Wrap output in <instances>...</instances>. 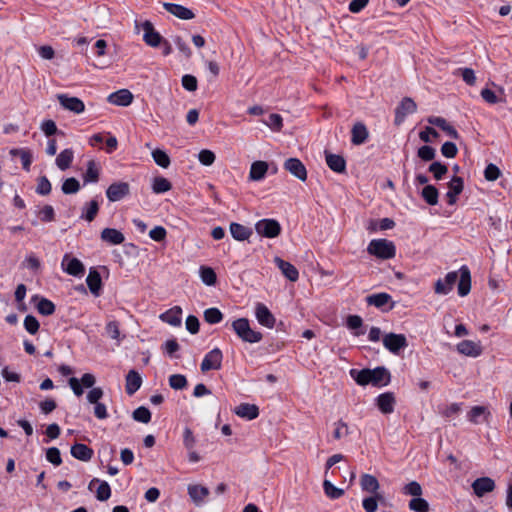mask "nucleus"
<instances>
[{"label":"nucleus","mask_w":512,"mask_h":512,"mask_svg":"<svg viewBox=\"0 0 512 512\" xmlns=\"http://www.w3.org/2000/svg\"><path fill=\"white\" fill-rule=\"evenodd\" d=\"M351 377L360 386L373 385L376 387L385 386L390 381V373L385 367L374 369L350 370Z\"/></svg>","instance_id":"nucleus-1"},{"label":"nucleus","mask_w":512,"mask_h":512,"mask_svg":"<svg viewBox=\"0 0 512 512\" xmlns=\"http://www.w3.org/2000/svg\"><path fill=\"white\" fill-rule=\"evenodd\" d=\"M232 329L236 335L244 342L258 343L262 340L263 335L259 331H255L250 327L247 318H238L232 322Z\"/></svg>","instance_id":"nucleus-2"},{"label":"nucleus","mask_w":512,"mask_h":512,"mask_svg":"<svg viewBox=\"0 0 512 512\" xmlns=\"http://www.w3.org/2000/svg\"><path fill=\"white\" fill-rule=\"evenodd\" d=\"M367 252L380 259H392L396 255V247L390 240L373 239L368 244Z\"/></svg>","instance_id":"nucleus-3"},{"label":"nucleus","mask_w":512,"mask_h":512,"mask_svg":"<svg viewBox=\"0 0 512 512\" xmlns=\"http://www.w3.org/2000/svg\"><path fill=\"white\" fill-rule=\"evenodd\" d=\"M383 346L392 354L398 355L402 349L408 346L407 338L404 334L388 333L383 339Z\"/></svg>","instance_id":"nucleus-4"},{"label":"nucleus","mask_w":512,"mask_h":512,"mask_svg":"<svg viewBox=\"0 0 512 512\" xmlns=\"http://www.w3.org/2000/svg\"><path fill=\"white\" fill-rule=\"evenodd\" d=\"M256 232L266 238H275L281 233V225L275 219H261L255 224Z\"/></svg>","instance_id":"nucleus-5"},{"label":"nucleus","mask_w":512,"mask_h":512,"mask_svg":"<svg viewBox=\"0 0 512 512\" xmlns=\"http://www.w3.org/2000/svg\"><path fill=\"white\" fill-rule=\"evenodd\" d=\"M130 194V185L127 182H114L106 189V197L110 202H118Z\"/></svg>","instance_id":"nucleus-6"},{"label":"nucleus","mask_w":512,"mask_h":512,"mask_svg":"<svg viewBox=\"0 0 512 512\" xmlns=\"http://www.w3.org/2000/svg\"><path fill=\"white\" fill-rule=\"evenodd\" d=\"M417 110V105L414 100L410 97H405L402 99L400 104L397 106L395 110V124L400 125L405 120L406 116L409 114L415 113Z\"/></svg>","instance_id":"nucleus-7"},{"label":"nucleus","mask_w":512,"mask_h":512,"mask_svg":"<svg viewBox=\"0 0 512 512\" xmlns=\"http://www.w3.org/2000/svg\"><path fill=\"white\" fill-rule=\"evenodd\" d=\"M96 382L95 376L91 373H85L81 380H78L75 377H71L68 381L70 388L72 389L73 393L80 397L83 395L84 390L83 387L91 388L94 386Z\"/></svg>","instance_id":"nucleus-8"},{"label":"nucleus","mask_w":512,"mask_h":512,"mask_svg":"<svg viewBox=\"0 0 512 512\" xmlns=\"http://www.w3.org/2000/svg\"><path fill=\"white\" fill-rule=\"evenodd\" d=\"M223 359V354L219 348H214L211 351H209L202 363H201V371L207 372L209 370H218L221 368Z\"/></svg>","instance_id":"nucleus-9"},{"label":"nucleus","mask_w":512,"mask_h":512,"mask_svg":"<svg viewBox=\"0 0 512 512\" xmlns=\"http://www.w3.org/2000/svg\"><path fill=\"white\" fill-rule=\"evenodd\" d=\"M57 99L59 104L65 110L71 111L75 114H80L85 110L84 102L78 97L69 96L67 94H58Z\"/></svg>","instance_id":"nucleus-10"},{"label":"nucleus","mask_w":512,"mask_h":512,"mask_svg":"<svg viewBox=\"0 0 512 512\" xmlns=\"http://www.w3.org/2000/svg\"><path fill=\"white\" fill-rule=\"evenodd\" d=\"M255 317L258 323L266 328L272 329L275 326L276 318L268 307L261 302L255 305Z\"/></svg>","instance_id":"nucleus-11"},{"label":"nucleus","mask_w":512,"mask_h":512,"mask_svg":"<svg viewBox=\"0 0 512 512\" xmlns=\"http://www.w3.org/2000/svg\"><path fill=\"white\" fill-rule=\"evenodd\" d=\"M458 280V272L452 271L446 274L444 279H438L434 285V291L438 295L449 294Z\"/></svg>","instance_id":"nucleus-12"},{"label":"nucleus","mask_w":512,"mask_h":512,"mask_svg":"<svg viewBox=\"0 0 512 512\" xmlns=\"http://www.w3.org/2000/svg\"><path fill=\"white\" fill-rule=\"evenodd\" d=\"M456 350L468 357H478L482 354L483 349L480 341L463 340L456 345Z\"/></svg>","instance_id":"nucleus-13"},{"label":"nucleus","mask_w":512,"mask_h":512,"mask_svg":"<svg viewBox=\"0 0 512 512\" xmlns=\"http://www.w3.org/2000/svg\"><path fill=\"white\" fill-rule=\"evenodd\" d=\"M284 169L300 181H306L307 170L298 158H289L284 162Z\"/></svg>","instance_id":"nucleus-14"},{"label":"nucleus","mask_w":512,"mask_h":512,"mask_svg":"<svg viewBox=\"0 0 512 512\" xmlns=\"http://www.w3.org/2000/svg\"><path fill=\"white\" fill-rule=\"evenodd\" d=\"M142 28L144 31L143 40L148 46L155 48L161 45L163 38L154 29L153 24L150 21H145L142 24Z\"/></svg>","instance_id":"nucleus-15"},{"label":"nucleus","mask_w":512,"mask_h":512,"mask_svg":"<svg viewBox=\"0 0 512 512\" xmlns=\"http://www.w3.org/2000/svg\"><path fill=\"white\" fill-rule=\"evenodd\" d=\"M464 182L461 177L454 176L448 183V191L446 193L447 202L449 205H454L457 197L462 193Z\"/></svg>","instance_id":"nucleus-16"},{"label":"nucleus","mask_w":512,"mask_h":512,"mask_svg":"<svg viewBox=\"0 0 512 512\" xmlns=\"http://www.w3.org/2000/svg\"><path fill=\"white\" fill-rule=\"evenodd\" d=\"M163 7L167 12L182 20H190L195 17V14L191 9L180 4L165 2L163 3Z\"/></svg>","instance_id":"nucleus-17"},{"label":"nucleus","mask_w":512,"mask_h":512,"mask_svg":"<svg viewBox=\"0 0 512 512\" xmlns=\"http://www.w3.org/2000/svg\"><path fill=\"white\" fill-rule=\"evenodd\" d=\"M459 273L458 294L459 296L464 297L468 295L471 290V273L466 265H463L459 269Z\"/></svg>","instance_id":"nucleus-18"},{"label":"nucleus","mask_w":512,"mask_h":512,"mask_svg":"<svg viewBox=\"0 0 512 512\" xmlns=\"http://www.w3.org/2000/svg\"><path fill=\"white\" fill-rule=\"evenodd\" d=\"M63 270L72 276H80L84 273V266L77 258H70L67 254L62 260Z\"/></svg>","instance_id":"nucleus-19"},{"label":"nucleus","mask_w":512,"mask_h":512,"mask_svg":"<svg viewBox=\"0 0 512 512\" xmlns=\"http://www.w3.org/2000/svg\"><path fill=\"white\" fill-rule=\"evenodd\" d=\"M474 493L478 497L484 496L486 493L492 492L495 489V482L490 477L477 478L472 483Z\"/></svg>","instance_id":"nucleus-20"},{"label":"nucleus","mask_w":512,"mask_h":512,"mask_svg":"<svg viewBox=\"0 0 512 512\" xmlns=\"http://www.w3.org/2000/svg\"><path fill=\"white\" fill-rule=\"evenodd\" d=\"M274 263L279 268L281 273L290 281L295 282L299 278V272L297 268L290 262L283 260L280 257L274 258Z\"/></svg>","instance_id":"nucleus-21"},{"label":"nucleus","mask_w":512,"mask_h":512,"mask_svg":"<svg viewBox=\"0 0 512 512\" xmlns=\"http://www.w3.org/2000/svg\"><path fill=\"white\" fill-rule=\"evenodd\" d=\"M491 413L485 406H473L467 414L468 420L473 424L488 422Z\"/></svg>","instance_id":"nucleus-22"},{"label":"nucleus","mask_w":512,"mask_h":512,"mask_svg":"<svg viewBox=\"0 0 512 512\" xmlns=\"http://www.w3.org/2000/svg\"><path fill=\"white\" fill-rule=\"evenodd\" d=\"M108 101L117 106H129L133 101L132 93L127 89L118 90L108 96Z\"/></svg>","instance_id":"nucleus-23"},{"label":"nucleus","mask_w":512,"mask_h":512,"mask_svg":"<svg viewBox=\"0 0 512 512\" xmlns=\"http://www.w3.org/2000/svg\"><path fill=\"white\" fill-rule=\"evenodd\" d=\"M187 490L191 500L197 506L202 505L205 498L209 495L208 488L199 484L188 485Z\"/></svg>","instance_id":"nucleus-24"},{"label":"nucleus","mask_w":512,"mask_h":512,"mask_svg":"<svg viewBox=\"0 0 512 512\" xmlns=\"http://www.w3.org/2000/svg\"><path fill=\"white\" fill-rule=\"evenodd\" d=\"M159 318L174 327L180 326L182 322V309L179 306H174L169 310L162 313Z\"/></svg>","instance_id":"nucleus-25"},{"label":"nucleus","mask_w":512,"mask_h":512,"mask_svg":"<svg viewBox=\"0 0 512 512\" xmlns=\"http://www.w3.org/2000/svg\"><path fill=\"white\" fill-rule=\"evenodd\" d=\"M376 403L383 414H390L394 411L395 397L391 392L382 393L377 397Z\"/></svg>","instance_id":"nucleus-26"},{"label":"nucleus","mask_w":512,"mask_h":512,"mask_svg":"<svg viewBox=\"0 0 512 512\" xmlns=\"http://www.w3.org/2000/svg\"><path fill=\"white\" fill-rule=\"evenodd\" d=\"M233 411L237 416L247 420H253L259 416V408L255 404L241 403Z\"/></svg>","instance_id":"nucleus-27"},{"label":"nucleus","mask_w":512,"mask_h":512,"mask_svg":"<svg viewBox=\"0 0 512 512\" xmlns=\"http://www.w3.org/2000/svg\"><path fill=\"white\" fill-rule=\"evenodd\" d=\"M101 167L95 160H89L87 162V168L83 174L84 184L96 183L99 180Z\"/></svg>","instance_id":"nucleus-28"},{"label":"nucleus","mask_w":512,"mask_h":512,"mask_svg":"<svg viewBox=\"0 0 512 512\" xmlns=\"http://www.w3.org/2000/svg\"><path fill=\"white\" fill-rule=\"evenodd\" d=\"M95 484H98V488L96 490V498L99 501L108 500L111 496V488L109 484L106 481H100L97 478H93L88 485V489L92 490Z\"/></svg>","instance_id":"nucleus-29"},{"label":"nucleus","mask_w":512,"mask_h":512,"mask_svg":"<svg viewBox=\"0 0 512 512\" xmlns=\"http://www.w3.org/2000/svg\"><path fill=\"white\" fill-rule=\"evenodd\" d=\"M232 237L237 241L248 240L253 234L252 230L240 223L232 222L229 226Z\"/></svg>","instance_id":"nucleus-30"},{"label":"nucleus","mask_w":512,"mask_h":512,"mask_svg":"<svg viewBox=\"0 0 512 512\" xmlns=\"http://www.w3.org/2000/svg\"><path fill=\"white\" fill-rule=\"evenodd\" d=\"M142 385V378L140 374L135 370H130L126 375V393L128 395H133L136 391L140 389Z\"/></svg>","instance_id":"nucleus-31"},{"label":"nucleus","mask_w":512,"mask_h":512,"mask_svg":"<svg viewBox=\"0 0 512 512\" xmlns=\"http://www.w3.org/2000/svg\"><path fill=\"white\" fill-rule=\"evenodd\" d=\"M369 133L366 126L358 122L354 124L351 130V142L354 145H361L368 139Z\"/></svg>","instance_id":"nucleus-32"},{"label":"nucleus","mask_w":512,"mask_h":512,"mask_svg":"<svg viewBox=\"0 0 512 512\" xmlns=\"http://www.w3.org/2000/svg\"><path fill=\"white\" fill-rule=\"evenodd\" d=\"M101 239L111 245L122 244L125 237L122 232L114 228H105L101 232Z\"/></svg>","instance_id":"nucleus-33"},{"label":"nucleus","mask_w":512,"mask_h":512,"mask_svg":"<svg viewBox=\"0 0 512 512\" xmlns=\"http://www.w3.org/2000/svg\"><path fill=\"white\" fill-rule=\"evenodd\" d=\"M71 455L81 461L87 462L93 456V450L87 445L82 443H76L71 447Z\"/></svg>","instance_id":"nucleus-34"},{"label":"nucleus","mask_w":512,"mask_h":512,"mask_svg":"<svg viewBox=\"0 0 512 512\" xmlns=\"http://www.w3.org/2000/svg\"><path fill=\"white\" fill-rule=\"evenodd\" d=\"M268 171V164L265 161H255L251 164L249 179L252 181H260L264 179Z\"/></svg>","instance_id":"nucleus-35"},{"label":"nucleus","mask_w":512,"mask_h":512,"mask_svg":"<svg viewBox=\"0 0 512 512\" xmlns=\"http://www.w3.org/2000/svg\"><path fill=\"white\" fill-rule=\"evenodd\" d=\"M326 164L334 172L342 173L346 169L345 159L336 154L326 153Z\"/></svg>","instance_id":"nucleus-36"},{"label":"nucleus","mask_w":512,"mask_h":512,"mask_svg":"<svg viewBox=\"0 0 512 512\" xmlns=\"http://www.w3.org/2000/svg\"><path fill=\"white\" fill-rule=\"evenodd\" d=\"M361 489L371 494H378L380 488L377 478L371 474H363L360 479Z\"/></svg>","instance_id":"nucleus-37"},{"label":"nucleus","mask_w":512,"mask_h":512,"mask_svg":"<svg viewBox=\"0 0 512 512\" xmlns=\"http://www.w3.org/2000/svg\"><path fill=\"white\" fill-rule=\"evenodd\" d=\"M73 159H74V151L70 148H67L58 154L55 162H56L57 167L60 170L65 171L71 166Z\"/></svg>","instance_id":"nucleus-38"},{"label":"nucleus","mask_w":512,"mask_h":512,"mask_svg":"<svg viewBox=\"0 0 512 512\" xmlns=\"http://www.w3.org/2000/svg\"><path fill=\"white\" fill-rule=\"evenodd\" d=\"M86 283L92 294L98 296L101 289L102 280L100 274L96 270H90Z\"/></svg>","instance_id":"nucleus-39"},{"label":"nucleus","mask_w":512,"mask_h":512,"mask_svg":"<svg viewBox=\"0 0 512 512\" xmlns=\"http://www.w3.org/2000/svg\"><path fill=\"white\" fill-rule=\"evenodd\" d=\"M392 300V297L388 293H376L367 296L366 301L369 305H373L377 308H382Z\"/></svg>","instance_id":"nucleus-40"},{"label":"nucleus","mask_w":512,"mask_h":512,"mask_svg":"<svg viewBox=\"0 0 512 512\" xmlns=\"http://www.w3.org/2000/svg\"><path fill=\"white\" fill-rule=\"evenodd\" d=\"M171 182L162 176L155 177L152 181V191L155 194H162L171 190Z\"/></svg>","instance_id":"nucleus-41"},{"label":"nucleus","mask_w":512,"mask_h":512,"mask_svg":"<svg viewBox=\"0 0 512 512\" xmlns=\"http://www.w3.org/2000/svg\"><path fill=\"white\" fill-rule=\"evenodd\" d=\"M98 211H99L98 202L96 200H91L83 207L81 218L85 219L88 222H91L95 219Z\"/></svg>","instance_id":"nucleus-42"},{"label":"nucleus","mask_w":512,"mask_h":512,"mask_svg":"<svg viewBox=\"0 0 512 512\" xmlns=\"http://www.w3.org/2000/svg\"><path fill=\"white\" fill-rule=\"evenodd\" d=\"M333 427H334V430H333L332 436H333V439L336 441H339L342 438H344L350 434V429H349L348 424L345 421H343L342 419L334 422Z\"/></svg>","instance_id":"nucleus-43"},{"label":"nucleus","mask_w":512,"mask_h":512,"mask_svg":"<svg viewBox=\"0 0 512 512\" xmlns=\"http://www.w3.org/2000/svg\"><path fill=\"white\" fill-rule=\"evenodd\" d=\"M421 196L429 205L434 206L438 203L439 193L437 188L433 185H426L421 192Z\"/></svg>","instance_id":"nucleus-44"},{"label":"nucleus","mask_w":512,"mask_h":512,"mask_svg":"<svg viewBox=\"0 0 512 512\" xmlns=\"http://www.w3.org/2000/svg\"><path fill=\"white\" fill-rule=\"evenodd\" d=\"M199 272H200V278L205 285H207V286L215 285V283L217 281V276H216L215 271L212 268L206 267V266H201Z\"/></svg>","instance_id":"nucleus-45"},{"label":"nucleus","mask_w":512,"mask_h":512,"mask_svg":"<svg viewBox=\"0 0 512 512\" xmlns=\"http://www.w3.org/2000/svg\"><path fill=\"white\" fill-rule=\"evenodd\" d=\"M453 74L455 76L460 75L463 81L470 86H473L476 83V76L474 70L471 68H458Z\"/></svg>","instance_id":"nucleus-46"},{"label":"nucleus","mask_w":512,"mask_h":512,"mask_svg":"<svg viewBox=\"0 0 512 512\" xmlns=\"http://www.w3.org/2000/svg\"><path fill=\"white\" fill-rule=\"evenodd\" d=\"M408 506L414 512H429V503L421 496L412 498Z\"/></svg>","instance_id":"nucleus-47"},{"label":"nucleus","mask_w":512,"mask_h":512,"mask_svg":"<svg viewBox=\"0 0 512 512\" xmlns=\"http://www.w3.org/2000/svg\"><path fill=\"white\" fill-rule=\"evenodd\" d=\"M61 190L66 195L75 194L80 190V183L74 177L67 178L62 184Z\"/></svg>","instance_id":"nucleus-48"},{"label":"nucleus","mask_w":512,"mask_h":512,"mask_svg":"<svg viewBox=\"0 0 512 512\" xmlns=\"http://www.w3.org/2000/svg\"><path fill=\"white\" fill-rule=\"evenodd\" d=\"M223 319V314L218 308H208L204 311V320L209 324H217Z\"/></svg>","instance_id":"nucleus-49"},{"label":"nucleus","mask_w":512,"mask_h":512,"mask_svg":"<svg viewBox=\"0 0 512 512\" xmlns=\"http://www.w3.org/2000/svg\"><path fill=\"white\" fill-rule=\"evenodd\" d=\"M152 157L155 163L162 167L167 168L170 165V158L168 154L161 149H155L152 151Z\"/></svg>","instance_id":"nucleus-50"},{"label":"nucleus","mask_w":512,"mask_h":512,"mask_svg":"<svg viewBox=\"0 0 512 512\" xmlns=\"http://www.w3.org/2000/svg\"><path fill=\"white\" fill-rule=\"evenodd\" d=\"M264 124L273 131H280L283 127V119L280 114L272 113L268 116V119L264 121Z\"/></svg>","instance_id":"nucleus-51"},{"label":"nucleus","mask_w":512,"mask_h":512,"mask_svg":"<svg viewBox=\"0 0 512 512\" xmlns=\"http://www.w3.org/2000/svg\"><path fill=\"white\" fill-rule=\"evenodd\" d=\"M37 310L40 314L49 316L55 312V305L49 299L41 298L37 304Z\"/></svg>","instance_id":"nucleus-52"},{"label":"nucleus","mask_w":512,"mask_h":512,"mask_svg":"<svg viewBox=\"0 0 512 512\" xmlns=\"http://www.w3.org/2000/svg\"><path fill=\"white\" fill-rule=\"evenodd\" d=\"M402 493L413 498L419 497L422 495V487L417 481H411L402 488Z\"/></svg>","instance_id":"nucleus-53"},{"label":"nucleus","mask_w":512,"mask_h":512,"mask_svg":"<svg viewBox=\"0 0 512 512\" xmlns=\"http://www.w3.org/2000/svg\"><path fill=\"white\" fill-rule=\"evenodd\" d=\"M323 489H324L326 496H328L331 499H338L344 494V491L342 489L335 487L328 480H325L323 482Z\"/></svg>","instance_id":"nucleus-54"},{"label":"nucleus","mask_w":512,"mask_h":512,"mask_svg":"<svg viewBox=\"0 0 512 512\" xmlns=\"http://www.w3.org/2000/svg\"><path fill=\"white\" fill-rule=\"evenodd\" d=\"M133 419L137 422L146 424L151 420V412L148 408L140 406L133 411Z\"/></svg>","instance_id":"nucleus-55"},{"label":"nucleus","mask_w":512,"mask_h":512,"mask_svg":"<svg viewBox=\"0 0 512 512\" xmlns=\"http://www.w3.org/2000/svg\"><path fill=\"white\" fill-rule=\"evenodd\" d=\"M169 385L172 389L181 390L187 386V379L182 374H173L169 377Z\"/></svg>","instance_id":"nucleus-56"},{"label":"nucleus","mask_w":512,"mask_h":512,"mask_svg":"<svg viewBox=\"0 0 512 512\" xmlns=\"http://www.w3.org/2000/svg\"><path fill=\"white\" fill-rule=\"evenodd\" d=\"M429 171L433 174L436 180H441L444 175L448 172V168L446 165L440 162H433L429 166Z\"/></svg>","instance_id":"nucleus-57"},{"label":"nucleus","mask_w":512,"mask_h":512,"mask_svg":"<svg viewBox=\"0 0 512 512\" xmlns=\"http://www.w3.org/2000/svg\"><path fill=\"white\" fill-rule=\"evenodd\" d=\"M381 496L379 494H374V496L364 498L362 501L363 509L366 512H376L378 508V499Z\"/></svg>","instance_id":"nucleus-58"},{"label":"nucleus","mask_w":512,"mask_h":512,"mask_svg":"<svg viewBox=\"0 0 512 512\" xmlns=\"http://www.w3.org/2000/svg\"><path fill=\"white\" fill-rule=\"evenodd\" d=\"M105 329L110 338L116 340L118 344L121 342L119 323L117 321L108 322Z\"/></svg>","instance_id":"nucleus-59"},{"label":"nucleus","mask_w":512,"mask_h":512,"mask_svg":"<svg viewBox=\"0 0 512 512\" xmlns=\"http://www.w3.org/2000/svg\"><path fill=\"white\" fill-rule=\"evenodd\" d=\"M51 183L46 176H41L38 179L36 192L39 195H48L51 192Z\"/></svg>","instance_id":"nucleus-60"},{"label":"nucleus","mask_w":512,"mask_h":512,"mask_svg":"<svg viewBox=\"0 0 512 512\" xmlns=\"http://www.w3.org/2000/svg\"><path fill=\"white\" fill-rule=\"evenodd\" d=\"M215 154L211 150L203 149L198 154V160L202 165L210 166L215 161Z\"/></svg>","instance_id":"nucleus-61"},{"label":"nucleus","mask_w":512,"mask_h":512,"mask_svg":"<svg viewBox=\"0 0 512 512\" xmlns=\"http://www.w3.org/2000/svg\"><path fill=\"white\" fill-rule=\"evenodd\" d=\"M46 459L55 466L62 463L60 450L57 447H50L46 451Z\"/></svg>","instance_id":"nucleus-62"},{"label":"nucleus","mask_w":512,"mask_h":512,"mask_svg":"<svg viewBox=\"0 0 512 512\" xmlns=\"http://www.w3.org/2000/svg\"><path fill=\"white\" fill-rule=\"evenodd\" d=\"M480 94L483 100L488 104H496L503 101L501 97L496 95V93L489 88L482 89Z\"/></svg>","instance_id":"nucleus-63"},{"label":"nucleus","mask_w":512,"mask_h":512,"mask_svg":"<svg viewBox=\"0 0 512 512\" xmlns=\"http://www.w3.org/2000/svg\"><path fill=\"white\" fill-rule=\"evenodd\" d=\"M24 327L28 333L34 335L39 330V322L34 316L27 315L24 319Z\"/></svg>","instance_id":"nucleus-64"}]
</instances>
